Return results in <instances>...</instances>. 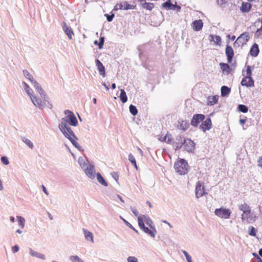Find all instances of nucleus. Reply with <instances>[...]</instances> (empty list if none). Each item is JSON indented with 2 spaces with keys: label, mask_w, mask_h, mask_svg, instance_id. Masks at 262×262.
Wrapping results in <instances>:
<instances>
[{
  "label": "nucleus",
  "mask_w": 262,
  "mask_h": 262,
  "mask_svg": "<svg viewBox=\"0 0 262 262\" xmlns=\"http://www.w3.org/2000/svg\"><path fill=\"white\" fill-rule=\"evenodd\" d=\"M218 101V96H213L208 97L207 104L209 105H213L216 104Z\"/></svg>",
  "instance_id": "c756f323"
},
{
  "label": "nucleus",
  "mask_w": 262,
  "mask_h": 262,
  "mask_svg": "<svg viewBox=\"0 0 262 262\" xmlns=\"http://www.w3.org/2000/svg\"><path fill=\"white\" fill-rule=\"evenodd\" d=\"M183 145L185 150L189 152H193L195 149V143L190 139H184Z\"/></svg>",
  "instance_id": "6e6552de"
},
{
  "label": "nucleus",
  "mask_w": 262,
  "mask_h": 262,
  "mask_svg": "<svg viewBox=\"0 0 262 262\" xmlns=\"http://www.w3.org/2000/svg\"><path fill=\"white\" fill-rule=\"evenodd\" d=\"M28 250L30 256L41 260H46V256L44 254L35 251L31 248H29Z\"/></svg>",
  "instance_id": "4468645a"
},
{
  "label": "nucleus",
  "mask_w": 262,
  "mask_h": 262,
  "mask_svg": "<svg viewBox=\"0 0 262 262\" xmlns=\"http://www.w3.org/2000/svg\"><path fill=\"white\" fill-rule=\"evenodd\" d=\"M165 138H166V143L168 144H172L171 142L172 141V138L171 135L169 134H167L165 135Z\"/></svg>",
  "instance_id": "5fc2aeb1"
},
{
  "label": "nucleus",
  "mask_w": 262,
  "mask_h": 262,
  "mask_svg": "<svg viewBox=\"0 0 262 262\" xmlns=\"http://www.w3.org/2000/svg\"><path fill=\"white\" fill-rule=\"evenodd\" d=\"M195 196L198 199L207 194V192H205L204 183L203 182L198 181L196 182L195 189Z\"/></svg>",
  "instance_id": "0eeeda50"
},
{
  "label": "nucleus",
  "mask_w": 262,
  "mask_h": 262,
  "mask_svg": "<svg viewBox=\"0 0 262 262\" xmlns=\"http://www.w3.org/2000/svg\"><path fill=\"white\" fill-rule=\"evenodd\" d=\"M69 140L71 141L72 144L74 145V146L77 149H78L80 151H83V149L82 148V147L79 145V144L73 139V138H69Z\"/></svg>",
  "instance_id": "e433bc0d"
},
{
  "label": "nucleus",
  "mask_w": 262,
  "mask_h": 262,
  "mask_svg": "<svg viewBox=\"0 0 262 262\" xmlns=\"http://www.w3.org/2000/svg\"><path fill=\"white\" fill-rule=\"evenodd\" d=\"M135 7V5H130L126 2L123 3V9L124 10L134 9Z\"/></svg>",
  "instance_id": "79ce46f5"
},
{
  "label": "nucleus",
  "mask_w": 262,
  "mask_h": 262,
  "mask_svg": "<svg viewBox=\"0 0 262 262\" xmlns=\"http://www.w3.org/2000/svg\"><path fill=\"white\" fill-rule=\"evenodd\" d=\"M142 7L143 8L146 9L147 10H151L154 6V4L152 3L145 2L142 4Z\"/></svg>",
  "instance_id": "37998d69"
},
{
  "label": "nucleus",
  "mask_w": 262,
  "mask_h": 262,
  "mask_svg": "<svg viewBox=\"0 0 262 262\" xmlns=\"http://www.w3.org/2000/svg\"><path fill=\"white\" fill-rule=\"evenodd\" d=\"M184 138L181 136H177L175 139V141L172 142L175 150L180 149L183 145V141Z\"/></svg>",
  "instance_id": "f8f14e48"
},
{
  "label": "nucleus",
  "mask_w": 262,
  "mask_h": 262,
  "mask_svg": "<svg viewBox=\"0 0 262 262\" xmlns=\"http://www.w3.org/2000/svg\"><path fill=\"white\" fill-rule=\"evenodd\" d=\"M84 171L86 175L91 179H94L95 176V167L94 164H89V165L84 169Z\"/></svg>",
  "instance_id": "9d476101"
},
{
  "label": "nucleus",
  "mask_w": 262,
  "mask_h": 262,
  "mask_svg": "<svg viewBox=\"0 0 262 262\" xmlns=\"http://www.w3.org/2000/svg\"><path fill=\"white\" fill-rule=\"evenodd\" d=\"M189 126V123L187 120H182L181 121H179L178 128L179 129L186 130L188 129Z\"/></svg>",
  "instance_id": "393cba45"
},
{
  "label": "nucleus",
  "mask_w": 262,
  "mask_h": 262,
  "mask_svg": "<svg viewBox=\"0 0 262 262\" xmlns=\"http://www.w3.org/2000/svg\"><path fill=\"white\" fill-rule=\"evenodd\" d=\"M212 36V39H213V41L214 42H215L217 45H220L221 42V38L219 36H215L214 37L213 36Z\"/></svg>",
  "instance_id": "603ef678"
},
{
  "label": "nucleus",
  "mask_w": 262,
  "mask_h": 262,
  "mask_svg": "<svg viewBox=\"0 0 262 262\" xmlns=\"http://www.w3.org/2000/svg\"><path fill=\"white\" fill-rule=\"evenodd\" d=\"M119 97L120 100L123 103L126 102V101H127V97L126 96V92L123 89H121L120 95Z\"/></svg>",
  "instance_id": "2f4dec72"
},
{
  "label": "nucleus",
  "mask_w": 262,
  "mask_h": 262,
  "mask_svg": "<svg viewBox=\"0 0 262 262\" xmlns=\"http://www.w3.org/2000/svg\"><path fill=\"white\" fill-rule=\"evenodd\" d=\"M62 29L64 33L67 35L70 39H72V36L74 35L73 31L70 27H68L66 23L63 22L62 24Z\"/></svg>",
  "instance_id": "f3484780"
},
{
  "label": "nucleus",
  "mask_w": 262,
  "mask_h": 262,
  "mask_svg": "<svg viewBox=\"0 0 262 262\" xmlns=\"http://www.w3.org/2000/svg\"><path fill=\"white\" fill-rule=\"evenodd\" d=\"M83 231L86 240L94 243V236L92 233L85 229H83Z\"/></svg>",
  "instance_id": "bb28decb"
},
{
  "label": "nucleus",
  "mask_w": 262,
  "mask_h": 262,
  "mask_svg": "<svg viewBox=\"0 0 262 262\" xmlns=\"http://www.w3.org/2000/svg\"><path fill=\"white\" fill-rule=\"evenodd\" d=\"M257 162L258 166L262 168V156L259 158Z\"/></svg>",
  "instance_id": "338daca9"
},
{
  "label": "nucleus",
  "mask_w": 262,
  "mask_h": 262,
  "mask_svg": "<svg viewBox=\"0 0 262 262\" xmlns=\"http://www.w3.org/2000/svg\"><path fill=\"white\" fill-rule=\"evenodd\" d=\"M220 66L224 73L228 75L230 73L231 68L228 63L221 62L220 63Z\"/></svg>",
  "instance_id": "a878e982"
},
{
  "label": "nucleus",
  "mask_w": 262,
  "mask_h": 262,
  "mask_svg": "<svg viewBox=\"0 0 262 262\" xmlns=\"http://www.w3.org/2000/svg\"><path fill=\"white\" fill-rule=\"evenodd\" d=\"M104 16L106 17L107 20L109 22H111L113 20L115 15L114 13H112L111 15L108 14H105Z\"/></svg>",
  "instance_id": "864d4df0"
},
{
  "label": "nucleus",
  "mask_w": 262,
  "mask_h": 262,
  "mask_svg": "<svg viewBox=\"0 0 262 262\" xmlns=\"http://www.w3.org/2000/svg\"><path fill=\"white\" fill-rule=\"evenodd\" d=\"M181 9V8L180 6L177 5L176 4H175V5L172 4L171 10H176L179 12V11H180Z\"/></svg>",
  "instance_id": "bf43d9fd"
},
{
  "label": "nucleus",
  "mask_w": 262,
  "mask_h": 262,
  "mask_svg": "<svg viewBox=\"0 0 262 262\" xmlns=\"http://www.w3.org/2000/svg\"><path fill=\"white\" fill-rule=\"evenodd\" d=\"M64 113L67 115L66 118L69 124L72 126H76L78 124V121L74 113L68 110H65Z\"/></svg>",
  "instance_id": "423d86ee"
},
{
  "label": "nucleus",
  "mask_w": 262,
  "mask_h": 262,
  "mask_svg": "<svg viewBox=\"0 0 262 262\" xmlns=\"http://www.w3.org/2000/svg\"><path fill=\"white\" fill-rule=\"evenodd\" d=\"M172 4L171 0H167L166 2L162 4V7L166 10H171Z\"/></svg>",
  "instance_id": "4c0bfd02"
},
{
  "label": "nucleus",
  "mask_w": 262,
  "mask_h": 262,
  "mask_svg": "<svg viewBox=\"0 0 262 262\" xmlns=\"http://www.w3.org/2000/svg\"><path fill=\"white\" fill-rule=\"evenodd\" d=\"M130 209L131 211H132V212L133 213V214L136 216H137L138 217L139 216V213H138L137 210L135 207L130 206Z\"/></svg>",
  "instance_id": "13d9d810"
},
{
  "label": "nucleus",
  "mask_w": 262,
  "mask_h": 262,
  "mask_svg": "<svg viewBox=\"0 0 262 262\" xmlns=\"http://www.w3.org/2000/svg\"><path fill=\"white\" fill-rule=\"evenodd\" d=\"M78 163L80 165L81 167L83 169L89 165L88 161H87L86 162L82 157H80L78 158Z\"/></svg>",
  "instance_id": "473e14b6"
},
{
  "label": "nucleus",
  "mask_w": 262,
  "mask_h": 262,
  "mask_svg": "<svg viewBox=\"0 0 262 262\" xmlns=\"http://www.w3.org/2000/svg\"><path fill=\"white\" fill-rule=\"evenodd\" d=\"M182 252L184 254L187 262H193L191 257L185 250H182Z\"/></svg>",
  "instance_id": "de8ad7c7"
},
{
  "label": "nucleus",
  "mask_w": 262,
  "mask_h": 262,
  "mask_svg": "<svg viewBox=\"0 0 262 262\" xmlns=\"http://www.w3.org/2000/svg\"><path fill=\"white\" fill-rule=\"evenodd\" d=\"M248 233L250 235L254 236L256 235V229L253 226H250L248 229Z\"/></svg>",
  "instance_id": "c03bdc74"
},
{
  "label": "nucleus",
  "mask_w": 262,
  "mask_h": 262,
  "mask_svg": "<svg viewBox=\"0 0 262 262\" xmlns=\"http://www.w3.org/2000/svg\"><path fill=\"white\" fill-rule=\"evenodd\" d=\"M112 177L115 180L116 182H117L119 176L117 175V174L115 172H112L111 173Z\"/></svg>",
  "instance_id": "0e129e2a"
},
{
  "label": "nucleus",
  "mask_w": 262,
  "mask_h": 262,
  "mask_svg": "<svg viewBox=\"0 0 262 262\" xmlns=\"http://www.w3.org/2000/svg\"><path fill=\"white\" fill-rule=\"evenodd\" d=\"M246 121V118H241L239 119V123L241 125H243L245 123Z\"/></svg>",
  "instance_id": "774afa93"
},
{
  "label": "nucleus",
  "mask_w": 262,
  "mask_h": 262,
  "mask_svg": "<svg viewBox=\"0 0 262 262\" xmlns=\"http://www.w3.org/2000/svg\"><path fill=\"white\" fill-rule=\"evenodd\" d=\"M238 209L243 211V214L242 215V222L249 223L251 220L250 216L251 209L249 205L245 203L240 204L238 205Z\"/></svg>",
  "instance_id": "20e7f679"
},
{
  "label": "nucleus",
  "mask_w": 262,
  "mask_h": 262,
  "mask_svg": "<svg viewBox=\"0 0 262 262\" xmlns=\"http://www.w3.org/2000/svg\"><path fill=\"white\" fill-rule=\"evenodd\" d=\"M241 84L243 86L251 87L252 86H254V80L252 77L247 78V76H246L245 78L242 80Z\"/></svg>",
  "instance_id": "dca6fc26"
},
{
  "label": "nucleus",
  "mask_w": 262,
  "mask_h": 262,
  "mask_svg": "<svg viewBox=\"0 0 262 262\" xmlns=\"http://www.w3.org/2000/svg\"><path fill=\"white\" fill-rule=\"evenodd\" d=\"M205 119V116L203 114H194L191 120L190 124L194 127L198 126L199 124L202 122Z\"/></svg>",
  "instance_id": "1a4fd4ad"
},
{
  "label": "nucleus",
  "mask_w": 262,
  "mask_h": 262,
  "mask_svg": "<svg viewBox=\"0 0 262 262\" xmlns=\"http://www.w3.org/2000/svg\"><path fill=\"white\" fill-rule=\"evenodd\" d=\"M68 123V122L66 116L64 118H62L60 120V123L58 125L59 129L64 130V127L69 125Z\"/></svg>",
  "instance_id": "c85d7f7f"
},
{
  "label": "nucleus",
  "mask_w": 262,
  "mask_h": 262,
  "mask_svg": "<svg viewBox=\"0 0 262 262\" xmlns=\"http://www.w3.org/2000/svg\"><path fill=\"white\" fill-rule=\"evenodd\" d=\"M96 177H97V181L102 185H103L104 186H107L108 185L107 183L105 181V180L104 179L103 177L101 176V174L99 172L97 173Z\"/></svg>",
  "instance_id": "7c9ffc66"
},
{
  "label": "nucleus",
  "mask_w": 262,
  "mask_h": 262,
  "mask_svg": "<svg viewBox=\"0 0 262 262\" xmlns=\"http://www.w3.org/2000/svg\"><path fill=\"white\" fill-rule=\"evenodd\" d=\"M19 248L18 245H15L12 247V251L13 253H16L19 251Z\"/></svg>",
  "instance_id": "052dcab7"
},
{
  "label": "nucleus",
  "mask_w": 262,
  "mask_h": 262,
  "mask_svg": "<svg viewBox=\"0 0 262 262\" xmlns=\"http://www.w3.org/2000/svg\"><path fill=\"white\" fill-rule=\"evenodd\" d=\"M252 7V5L248 2H242V6L240 7V10L243 13L249 12Z\"/></svg>",
  "instance_id": "4be33fe9"
},
{
  "label": "nucleus",
  "mask_w": 262,
  "mask_h": 262,
  "mask_svg": "<svg viewBox=\"0 0 262 262\" xmlns=\"http://www.w3.org/2000/svg\"><path fill=\"white\" fill-rule=\"evenodd\" d=\"M237 109L238 111L246 113L248 111V108L247 106L244 104H239L237 106Z\"/></svg>",
  "instance_id": "ea45409f"
},
{
  "label": "nucleus",
  "mask_w": 262,
  "mask_h": 262,
  "mask_svg": "<svg viewBox=\"0 0 262 262\" xmlns=\"http://www.w3.org/2000/svg\"><path fill=\"white\" fill-rule=\"evenodd\" d=\"M21 140L29 148L31 149L33 148L34 145L30 140L26 137H22Z\"/></svg>",
  "instance_id": "f704fd0d"
},
{
  "label": "nucleus",
  "mask_w": 262,
  "mask_h": 262,
  "mask_svg": "<svg viewBox=\"0 0 262 262\" xmlns=\"http://www.w3.org/2000/svg\"><path fill=\"white\" fill-rule=\"evenodd\" d=\"M221 96L222 97L227 96L230 93L231 89L230 88L226 85H223L221 87Z\"/></svg>",
  "instance_id": "cd10ccee"
},
{
  "label": "nucleus",
  "mask_w": 262,
  "mask_h": 262,
  "mask_svg": "<svg viewBox=\"0 0 262 262\" xmlns=\"http://www.w3.org/2000/svg\"><path fill=\"white\" fill-rule=\"evenodd\" d=\"M127 262H138L137 258L135 256H129L127 258Z\"/></svg>",
  "instance_id": "4d7b16f0"
},
{
  "label": "nucleus",
  "mask_w": 262,
  "mask_h": 262,
  "mask_svg": "<svg viewBox=\"0 0 262 262\" xmlns=\"http://www.w3.org/2000/svg\"><path fill=\"white\" fill-rule=\"evenodd\" d=\"M31 83L32 84L36 91L40 94V95H46V92L42 89L39 83L37 82L35 80L33 81Z\"/></svg>",
  "instance_id": "412c9836"
},
{
  "label": "nucleus",
  "mask_w": 262,
  "mask_h": 262,
  "mask_svg": "<svg viewBox=\"0 0 262 262\" xmlns=\"http://www.w3.org/2000/svg\"><path fill=\"white\" fill-rule=\"evenodd\" d=\"M119 9H123V3H117L114 7V10L117 11Z\"/></svg>",
  "instance_id": "6e6d98bb"
},
{
  "label": "nucleus",
  "mask_w": 262,
  "mask_h": 262,
  "mask_svg": "<svg viewBox=\"0 0 262 262\" xmlns=\"http://www.w3.org/2000/svg\"><path fill=\"white\" fill-rule=\"evenodd\" d=\"M174 167L178 173L184 175L188 173L189 166L185 159H180L175 163Z\"/></svg>",
  "instance_id": "7ed1b4c3"
},
{
  "label": "nucleus",
  "mask_w": 262,
  "mask_h": 262,
  "mask_svg": "<svg viewBox=\"0 0 262 262\" xmlns=\"http://www.w3.org/2000/svg\"><path fill=\"white\" fill-rule=\"evenodd\" d=\"M22 86L27 95L29 96L30 98H31L33 96H34L33 95L34 92L33 90L30 88L27 83L23 81L22 82Z\"/></svg>",
  "instance_id": "b1692460"
},
{
  "label": "nucleus",
  "mask_w": 262,
  "mask_h": 262,
  "mask_svg": "<svg viewBox=\"0 0 262 262\" xmlns=\"http://www.w3.org/2000/svg\"><path fill=\"white\" fill-rule=\"evenodd\" d=\"M214 213L216 215L221 218L228 219L230 218L231 211L229 209L221 207L216 209Z\"/></svg>",
  "instance_id": "39448f33"
},
{
  "label": "nucleus",
  "mask_w": 262,
  "mask_h": 262,
  "mask_svg": "<svg viewBox=\"0 0 262 262\" xmlns=\"http://www.w3.org/2000/svg\"><path fill=\"white\" fill-rule=\"evenodd\" d=\"M212 127L211 120L210 118H207L205 120H203L200 126V128L204 132L209 130Z\"/></svg>",
  "instance_id": "ddd939ff"
},
{
  "label": "nucleus",
  "mask_w": 262,
  "mask_h": 262,
  "mask_svg": "<svg viewBox=\"0 0 262 262\" xmlns=\"http://www.w3.org/2000/svg\"><path fill=\"white\" fill-rule=\"evenodd\" d=\"M41 98H37L36 96H33L30 98L32 103L34 106L42 110L45 107H47L50 109H52L53 106L52 103L49 101V97L46 94L45 96L40 95Z\"/></svg>",
  "instance_id": "f03ea898"
},
{
  "label": "nucleus",
  "mask_w": 262,
  "mask_h": 262,
  "mask_svg": "<svg viewBox=\"0 0 262 262\" xmlns=\"http://www.w3.org/2000/svg\"><path fill=\"white\" fill-rule=\"evenodd\" d=\"M241 45H242V43L241 42H239V41H237V39H236L235 41L234 42V48H238Z\"/></svg>",
  "instance_id": "69168bd1"
},
{
  "label": "nucleus",
  "mask_w": 262,
  "mask_h": 262,
  "mask_svg": "<svg viewBox=\"0 0 262 262\" xmlns=\"http://www.w3.org/2000/svg\"><path fill=\"white\" fill-rule=\"evenodd\" d=\"M249 39V33L248 32H244L242 33L237 38V41H239L242 43V45H244L247 43Z\"/></svg>",
  "instance_id": "a211bd4d"
},
{
  "label": "nucleus",
  "mask_w": 262,
  "mask_h": 262,
  "mask_svg": "<svg viewBox=\"0 0 262 262\" xmlns=\"http://www.w3.org/2000/svg\"><path fill=\"white\" fill-rule=\"evenodd\" d=\"M104 42V37L101 36L99 38V41L98 43V48L99 49H101L103 48V45Z\"/></svg>",
  "instance_id": "09e8293b"
},
{
  "label": "nucleus",
  "mask_w": 262,
  "mask_h": 262,
  "mask_svg": "<svg viewBox=\"0 0 262 262\" xmlns=\"http://www.w3.org/2000/svg\"><path fill=\"white\" fill-rule=\"evenodd\" d=\"M140 228L146 234L154 238L157 234V230L152 220L147 216L142 215L138 219Z\"/></svg>",
  "instance_id": "f257e3e1"
},
{
  "label": "nucleus",
  "mask_w": 262,
  "mask_h": 262,
  "mask_svg": "<svg viewBox=\"0 0 262 262\" xmlns=\"http://www.w3.org/2000/svg\"><path fill=\"white\" fill-rule=\"evenodd\" d=\"M1 162L6 165H7L9 164V161L7 157L3 156L1 159Z\"/></svg>",
  "instance_id": "8fccbe9b"
},
{
  "label": "nucleus",
  "mask_w": 262,
  "mask_h": 262,
  "mask_svg": "<svg viewBox=\"0 0 262 262\" xmlns=\"http://www.w3.org/2000/svg\"><path fill=\"white\" fill-rule=\"evenodd\" d=\"M123 222L125 223V224L128 226L129 228L133 230L136 233H139V232L137 230H136L128 222H127L125 219H123Z\"/></svg>",
  "instance_id": "a18cd8bd"
},
{
  "label": "nucleus",
  "mask_w": 262,
  "mask_h": 262,
  "mask_svg": "<svg viewBox=\"0 0 262 262\" xmlns=\"http://www.w3.org/2000/svg\"><path fill=\"white\" fill-rule=\"evenodd\" d=\"M253 69H254V67H252L250 66H249L247 67V70H246L247 76H247V78L251 77L252 70Z\"/></svg>",
  "instance_id": "49530a36"
},
{
  "label": "nucleus",
  "mask_w": 262,
  "mask_h": 262,
  "mask_svg": "<svg viewBox=\"0 0 262 262\" xmlns=\"http://www.w3.org/2000/svg\"><path fill=\"white\" fill-rule=\"evenodd\" d=\"M217 3L220 6H222L226 3V1L225 0H217Z\"/></svg>",
  "instance_id": "680f3d73"
},
{
  "label": "nucleus",
  "mask_w": 262,
  "mask_h": 262,
  "mask_svg": "<svg viewBox=\"0 0 262 262\" xmlns=\"http://www.w3.org/2000/svg\"><path fill=\"white\" fill-rule=\"evenodd\" d=\"M255 34L259 36L262 34V26L259 29H258L256 31Z\"/></svg>",
  "instance_id": "e2e57ef3"
},
{
  "label": "nucleus",
  "mask_w": 262,
  "mask_h": 262,
  "mask_svg": "<svg viewBox=\"0 0 262 262\" xmlns=\"http://www.w3.org/2000/svg\"><path fill=\"white\" fill-rule=\"evenodd\" d=\"M225 54L227 58V61L228 63H231L232 61L233 57L234 56V51L232 48L227 45L225 49Z\"/></svg>",
  "instance_id": "2eb2a0df"
},
{
  "label": "nucleus",
  "mask_w": 262,
  "mask_h": 262,
  "mask_svg": "<svg viewBox=\"0 0 262 262\" xmlns=\"http://www.w3.org/2000/svg\"><path fill=\"white\" fill-rule=\"evenodd\" d=\"M23 74H24V76L27 78L28 79H29L30 82L32 83L33 81H34L35 80L34 79L33 76L31 75V74L27 70H24L23 71Z\"/></svg>",
  "instance_id": "c9c22d12"
},
{
  "label": "nucleus",
  "mask_w": 262,
  "mask_h": 262,
  "mask_svg": "<svg viewBox=\"0 0 262 262\" xmlns=\"http://www.w3.org/2000/svg\"><path fill=\"white\" fill-rule=\"evenodd\" d=\"M203 23L202 20H195L192 23V28L194 30L198 31L202 29Z\"/></svg>",
  "instance_id": "5701e85b"
},
{
  "label": "nucleus",
  "mask_w": 262,
  "mask_h": 262,
  "mask_svg": "<svg viewBox=\"0 0 262 262\" xmlns=\"http://www.w3.org/2000/svg\"><path fill=\"white\" fill-rule=\"evenodd\" d=\"M129 112L130 113L133 115V116H135L138 113V110L137 108V107L133 105V104H130L129 106Z\"/></svg>",
  "instance_id": "a19ab883"
},
{
  "label": "nucleus",
  "mask_w": 262,
  "mask_h": 262,
  "mask_svg": "<svg viewBox=\"0 0 262 262\" xmlns=\"http://www.w3.org/2000/svg\"><path fill=\"white\" fill-rule=\"evenodd\" d=\"M96 65L98 70L99 71L100 75H102L103 77H104L105 76V67L99 59L96 60Z\"/></svg>",
  "instance_id": "aec40b11"
},
{
  "label": "nucleus",
  "mask_w": 262,
  "mask_h": 262,
  "mask_svg": "<svg viewBox=\"0 0 262 262\" xmlns=\"http://www.w3.org/2000/svg\"><path fill=\"white\" fill-rule=\"evenodd\" d=\"M258 45L256 43H253L250 48L249 54L253 57H257L259 54Z\"/></svg>",
  "instance_id": "6ab92c4d"
},
{
  "label": "nucleus",
  "mask_w": 262,
  "mask_h": 262,
  "mask_svg": "<svg viewBox=\"0 0 262 262\" xmlns=\"http://www.w3.org/2000/svg\"><path fill=\"white\" fill-rule=\"evenodd\" d=\"M60 131L62 132V133L63 134L64 137L69 139V138H72L73 137L76 140H77L78 138L75 135L73 131L72 130L71 127L68 125L65 127H64V130H60Z\"/></svg>",
  "instance_id": "9b49d317"
},
{
  "label": "nucleus",
  "mask_w": 262,
  "mask_h": 262,
  "mask_svg": "<svg viewBox=\"0 0 262 262\" xmlns=\"http://www.w3.org/2000/svg\"><path fill=\"white\" fill-rule=\"evenodd\" d=\"M69 259L72 262H84L77 255L70 256Z\"/></svg>",
  "instance_id": "58836bf2"
},
{
  "label": "nucleus",
  "mask_w": 262,
  "mask_h": 262,
  "mask_svg": "<svg viewBox=\"0 0 262 262\" xmlns=\"http://www.w3.org/2000/svg\"><path fill=\"white\" fill-rule=\"evenodd\" d=\"M128 160L132 163L133 165H136V161L135 158L132 154H129Z\"/></svg>",
  "instance_id": "3c124183"
},
{
  "label": "nucleus",
  "mask_w": 262,
  "mask_h": 262,
  "mask_svg": "<svg viewBox=\"0 0 262 262\" xmlns=\"http://www.w3.org/2000/svg\"><path fill=\"white\" fill-rule=\"evenodd\" d=\"M16 218L18 221V226L23 229L25 225V219L21 216H17Z\"/></svg>",
  "instance_id": "72a5a7b5"
}]
</instances>
